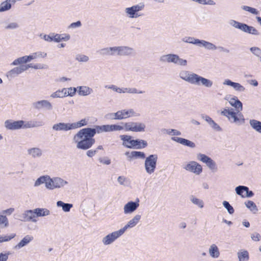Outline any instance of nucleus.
Instances as JSON below:
<instances>
[{
	"instance_id": "a18cd8bd",
	"label": "nucleus",
	"mask_w": 261,
	"mask_h": 261,
	"mask_svg": "<svg viewBox=\"0 0 261 261\" xmlns=\"http://www.w3.org/2000/svg\"><path fill=\"white\" fill-rule=\"evenodd\" d=\"M55 184H54V177L50 178L49 176H47V178L46 181L45 187L49 190L55 189Z\"/></svg>"
},
{
	"instance_id": "f704fd0d",
	"label": "nucleus",
	"mask_w": 261,
	"mask_h": 261,
	"mask_svg": "<svg viewBox=\"0 0 261 261\" xmlns=\"http://www.w3.org/2000/svg\"><path fill=\"white\" fill-rule=\"evenodd\" d=\"M249 124L253 129L258 133L261 134V121L255 119H250Z\"/></svg>"
},
{
	"instance_id": "a878e982",
	"label": "nucleus",
	"mask_w": 261,
	"mask_h": 261,
	"mask_svg": "<svg viewBox=\"0 0 261 261\" xmlns=\"http://www.w3.org/2000/svg\"><path fill=\"white\" fill-rule=\"evenodd\" d=\"M28 153L33 159L40 158L43 154L41 149L38 147H33L28 149Z\"/></svg>"
},
{
	"instance_id": "79ce46f5",
	"label": "nucleus",
	"mask_w": 261,
	"mask_h": 261,
	"mask_svg": "<svg viewBox=\"0 0 261 261\" xmlns=\"http://www.w3.org/2000/svg\"><path fill=\"white\" fill-rule=\"evenodd\" d=\"M246 207L249 208L251 211H252L253 213H256L257 211V207L255 204V203L251 200H248L245 203Z\"/></svg>"
},
{
	"instance_id": "680f3d73",
	"label": "nucleus",
	"mask_w": 261,
	"mask_h": 261,
	"mask_svg": "<svg viewBox=\"0 0 261 261\" xmlns=\"http://www.w3.org/2000/svg\"><path fill=\"white\" fill-rule=\"evenodd\" d=\"M78 89L77 88L74 87H70L67 89L66 91V96H73Z\"/></svg>"
},
{
	"instance_id": "423d86ee",
	"label": "nucleus",
	"mask_w": 261,
	"mask_h": 261,
	"mask_svg": "<svg viewBox=\"0 0 261 261\" xmlns=\"http://www.w3.org/2000/svg\"><path fill=\"white\" fill-rule=\"evenodd\" d=\"M145 7L143 3H139L132 7L126 8L125 12L129 18H137L142 16L143 14L140 12Z\"/></svg>"
},
{
	"instance_id": "13d9d810",
	"label": "nucleus",
	"mask_w": 261,
	"mask_h": 261,
	"mask_svg": "<svg viewBox=\"0 0 261 261\" xmlns=\"http://www.w3.org/2000/svg\"><path fill=\"white\" fill-rule=\"evenodd\" d=\"M242 8L243 10L248 11L254 15H257L259 13L258 11L256 9L247 6H243Z\"/></svg>"
},
{
	"instance_id": "f3484780",
	"label": "nucleus",
	"mask_w": 261,
	"mask_h": 261,
	"mask_svg": "<svg viewBox=\"0 0 261 261\" xmlns=\"http://www.w3.org/2000/svg\"><path fill=\"white\" fill-rule=\"evenodd\" d=\"M119 120H122L131 117H138L139 113H137L132 109L128 110L123 109L118 111Z\"/></svg>"
},
{
	"instance_id": "473e14b6",
	"label": "nucleus",
	"mask_w": 261,
	"mask_h": 261,
	"mask_svg": "<svg viewBox=\"0 0 261 261\" xmlns=\"http://www.w3.org/2000/svg\"><path fill=\"white\" fill-rule=\"evenodd\" d=\"M66 91L67 88H64L53 92L50 96L52 98L65 97L66 96Z\"/></svg>"
},
{
	"instance_id": "5fc2aeb1",
	"label": "nucleus",
	"mask_w": 261,
	"mask_h": 261,
	"mask_svg": "<svg viewBox=\"0 0 261 261\" xmlns=\"http://www.w3.org/2000/svg\"><path fill=\"white\" fill-rule=\"evenodd\" d=\"M15 233H11L10 235H5L0 236V243L8 242L13 239L15 237Z\"/></svg>"
},
{
	"instance_id": "2eb2a0df",
	"label": "nucleus",
	"mask_w": 261,
	"mask_h": 261,
	"mask_svg": "<svg viewBox=\"0 0 261 261\" xmlns=\"http://www.w3.org/2000/svg\"><path fill=\"white\" fill-rule=\"evenodd\" d=\"M24 124V121L18 120L13 121L12 120H7L5 122V126L7 129L16 130L22 127Z\"/></svg>"
},
{
	"instance_id": "bb28decb",
	"label": "nucleus",
	"mask_w": 261,
	"mask_h": 261,
	"mask_svg": "<svg viewBox=\"0 0 261 261\" xmlns=\"http://www.w3.org/2000/svg\"><path fill=\"white\" fill-rule=\"evenodd\" d=\"M34 239L33 236L31 235L25 236L15 246V249H20V248L27 246Z\"/></svg>"
},
{
	"instance_id": "c9c22d12",
	"label": "nucleus",
	"mask_w": 261,
	"mask_h": 261,
	"mask_svg": "<svg viewBox=\"0 0 261 261\" xmlns=\"http://www.w3.org/2000/svg\"><path fill=\"white\" fill-rule=\"evenodd\" d=\"M35 210V214L36 217H45L50 214L49 211L47 208H36Z\"/></svg>"
},
{
	"instance_id": "412c9836",
	"label": "nucleus",
	"mask_w": 261,
	"mask_h": 261,
	"mask_svg": "<svg viewBox=\"0 0 261 261\" xmlns=\"http://www.w3.org/2000/svg\"><path fill=\"white\" fill-rule=\"evenodd\" d=\"M139 206L138 200L137 201H129L124 206V213L125 214H132L138 208Z\"/></svg>"
},
{
	"instance_id": "20e7f679",
	"label": "nucleus",
	"mask_w": 261,
	"mask_h": 261,
	"mask_svg": "<svg viewBox=\"0 0 261 261\" xmlns=\"http://www.w3.org/2000/svg\"><path fill=\"white\" fill-rule=\"evenodd\" d=\"M123 129L126 132H144L145 131L146 125L141 122L130 121L127 122H121Z\"/></svg>"
},
{
	"instance_id": "6e6552de",
	"label": "nucleus",
	"mask_w": 261,
	"mask_h": 261,
	"mask_svg": "<svg viewBox=\"0 0 261 261\" xmlns=\"http://www.w3.org/2000/svg\"><path fill=\"white\" fill-rule=\"evenodd\" d=\"M189 83L192 85L203 86L206 88H211L213 84L211 80L195 73H193Z\"/></svg>"
},
{
	"instance_id": "6e6d98bb",
	"label": "nucleus",
	"mask_w": 261,
	"mask_h": 261,
	"mask_svg": "<svg viewBox=\"0 0 261 261\" xmlns=\"http://www.w3.org/2000/svg\"><path fill=\"white\" fill-rule=\"evenodd\" d=\"M33 128L41 127L44 125V122L42 120H39L37 119L31 120Z\"/></svg>"
},
{
	"instance_id": "49530a36",
	"label": "nucleus",
	"mask_w": 261,
	"mask_h": 261,
	"mask_svg": "<svg viewBox=\"0 0 261 261\" xmlns=\"http://www.w3.org/2000/svg\"><path fill=\"white\" fill-rule=\"evenodd\" d=\"M162 132L166 133L170 135L173 136H180L181 135V132L177 129H166L164 128L162 130Z\"/></svg>"
},
{
	"instance_id": "7c9ffc66",
	"label": "nucleus",
	"mask_w": 261,
	"mask_h": 261,
	"mask_svg": "<svg viewBox=\"0 0 261 261\" xmlns=\"http://www.w3.org/2000/svg\"><path fill=\"white\" fill-rule=\"evenodd\" d=\"M30 62L28 56H24L21 57H19L14 60L11 63L12 66H17L18 65H24Z\"/></svg>"
},
{
	"instance_id": "7ed1b4c3",
	"label": "nucleus",
	"mask_w": 261,
	"mask_h": 261,
	"mask_svg": "<svg viewBox=\"0 0 261 261\" xmlns=\"http://www.w3.org/2000/svg\"><path fill=\"white\" fill-rule=\"evenodd\" d=\"M159 60L162 63H173L181 66H187L188 63L186 60L180 58L178 55L174 54L162 55Z\"/></svg>"
},
{
	"instance_id": "58836bf2",
	"label": "nucleus",
	"mask_w": 261,
	"mask_h": 261,
	"mask_svg": "<svg viewBox=\"0 0 261 261\" xmlns=\"http://www.w3.org/2000/svg\"><path fill=\"white\" fill-rule=\"evenodd\" d=\"M47 56V54L42 51H37L28 56L30 62L38 58H44Z\"/></svg>"
},
{
	"instance_id": "0e129e2a",
	"label": "nucleus",
	"mask_w": 261,
	"mask_h": 261,
	"mask_svg": "<svg viewBox=\"0 0 261 261\" xmlns=\"http://www.w3.org/2000/svg\"><path fill=\"white\" fill-rule=\"evenodd\" d=\"M8 220L6 216L3 215H0V225H3L4 226L7 227L8 226Z\"/></svg>"
},
{
	"instance_id": "cd10ccee",
	"label": "nucleus",
	"mask_w": 261,
	"mask_h": 261,
	"mask_svg": "<svg viewBox=\"0 0 261 261\" xmlns=\"http://www.w3.org/2000/svg\"><path fill=\"white\" fill-rule=\"evenodd\" d=\"M78 89L77 93L81 96H87L93 93V89L88 86H82L77 87Z\"/></svg>"
},
{
	"instance_id": "ddd939ff",
	"label": "nucleus",
	"mask_w": 261,
	"mask_h": 261,
	"mask_svg": "<svg viewBox=\"0 0 261 261\" xmlns=\"http://www.w3.org/2000/svg\"><path fill=\"white\" fill-rule=\"evenodd\" d=\"M184 168L187 171L199 175L202 172V167L201 165L195 161H191L188 163Z\"/></svg>"
},
{
	"instance_id": "e2e57ef3",
	"label": "nucleus",
	"mask_w": 261,
	"mask_h": 261,
	"mask_svg": "<svg viewBox=\"0 0 261 261\" xmlns=\"http://www.w3.org/2000/svg\"><path fill=\"white\" fill-rule=\"evenodd\" d=\"M118 111L116 113H109L106 115V117L107 119L110 120H119Z\"/></svg>"
},
{
	"instance_id": "f8f14e48",
	"label": "nucleus",
	"mask_w": 261,
	"mask_h": 261,
	"mask_svg": "<svg viewBox=\"0 0 261 261\" xmlns=\"http://www.w3.org/2000/svg\"><path fill=\"white\" fill-rule=\"evenodd\" d=\"M32 106L34 109L37 110L44 109L47 111H51L53 108L51 103L48 100L45 99L40 100L33 102Z\"/></svg>"
},
{
	"instance_id": "3c124183",
	"label": "nucleus",
	"mask_w": 261,
	"mask_h": 261,
	"mask_svg": "<svg viewBox=\"0 0 261 261\" xmlns=\"http://www.w3.org/2000/svg\"><path fill=\"white\" fill-rule=\"evenodd\" d=\"M98 52L102 56H111V47L103 48L100 49Z\"/></svg>"
},
{
	"instance_id": "4468645a",
	"label": "nucleus",
	"mask_w": 261,
	"mask_h": 261,
	"mask_svg": "<svg viewBox=\"0 0 261 261\" xmlns=\"http://www.w3.org/2000/svg\"><path fill=\"white\" fill-rule=\"evenodd\" d=\"M96 133L94 128H84L80 129L77 133L76 137L77 138H83V137L93 139V137L95 135Z\"/></svg>"
},
{
	"instance_id": "37998d69",
	"label": "nucleus",
	"mask_w": 261,
	"mask_h": 261,
	"mask_svg": "<svg viewBox=\"0 0 261 261\" xmlns=\"http://www.w3.org/2000/svg\"><path fill=\"white\" fill-rule=\"evenodd\" d=\"M238 256L239 261H248L249 259V253L246 250L238 252Z\"/></svg>"
},
{
	"instance_id": "f257e3e1",
	"label": "nucleus",
	"mask_w": 261,
	"mask_h": 261,
	"mask_svg": "<svg viewBox=\"0 0 261 261\" xmlns=\"http://www.w3.org/2000/svg\"><path fill=\"white\" fill-rule=\"evenodd\" d=\"M120 138L122 141V145L127 148L140 149L144 148L147 146L146 141L140 139H132V137L129 135H120Z\"/></svg>"
},
{
	"instance_id": "1a4fd4ad",
	"label": "nucleus",
	"mask_w": 261,
	"mask_h": 261,
	"mask_svg": "<svg viewBox=\"0 0 261 261\" xmlns=\"http://www.w3.org/2000/svg\"><path fill=\"white\" fill-rule=\"evenodd\" d=\"M96 134L120 131L123 130V127L118 124H106L102 125H95L94 127Z\"/></svg>"
},
{
	"instance_id": "a211bd4d",
	"label": "nucleus",
	"mask_w": 261,
	"mask_h": 261,
	"mask_svg": "<svg viewBox=\"0 0 261 261\" xmlns=\"http://www.w3.org/2000/svg\"><path fill=\"white\" fill-rule=\"evenodd\" d=\"M141 218V216L140 215H136L132 219L127 222L126 224L120 228V229L123 233H124L127 229L135 227L140 222Z\"/></svg>"
},
{
	"instance_id": "5701e85b",
	"label": "nucleus",
	"mask_w": 261,
	"mask_h": 261,
	"mask_svg": "<svg viewBox=\"0 0 261 261\" xmlns=\"http://www.w3.org/2000/svg\"><path fill=\"white\" fill-rule=\"evenodd\" d=\"M223 85L229 86L232 87L234 90L239 92H244L245 91V88L240 83L231 81L229 79H226L223 82Z\"/></svg>"
},
{
	"instance_id": "b1692460",
	"label": "nucleus",
	"mask_w": 261,
	"mask_h": 261,
	"mask_svg": "<svg viewBox=\"0 0 261 261\" xmlns=\"http://www.w3.org/2000/svg\"><path fill=\"white\" fill-rule=\"evenodd\" d=\"M120 56H133L136 54L135 49L127 46H119Z\"/></svg>"
},
{
	"instance_id": "4be33fe9",
	"label": "nucleus",
	"mask_w": 261,
	"mask_h": 261,
	"mask_svg": "<svg viewBox=\"0 0 261 261\" xmlns=\"http://www.w3.org/2000/svg\"><path fill=\"white\" fill-rule=\"evenodd\" d=\"M201 118L204 119L214 130L217 132H221L222 130V128L209 116L202 114Z\"/></svg>"
},
{
	"instance_id": "aec40b11",
	"label": "nucleus",
	"mask_w": 261,
	"mask_h": 261,
	"mask_svg": "<svg viewBox=\"0 0 261 261\" xmlns=\"http://www.w3.org/2000/svg\"><path fill=\"white\" fill-rule=\"evenodd\" d=\"M52 128L55 131L67 132L73 129L72 123L59 122L53 125Z\"/></svg>"
},
{
	"instance_id": "bf43d9fd",
	"label": "nucleus",
	"mask_w": 261,
	"mask_h": 261,
	"mask_svg": "<svg viewBox=\"0 0 261 261\" xmlns=\"http://www.w3.org/2000/svg\"><path fill=\"white\" fill-rule=\"evenodd\" d=\"M204 47L207 50H216L217 46L210 42L206 41Z\"/></svg>"
},
{
	"instance_id": "0eeeda50",
	"label": "nucleus",
	"mask_w": 261,
	"mask_h": 261,
	"mask_svg": "<svg viewBox=\"0 0 261 261\" xmlns=\"http://www.w3.org/2000/svg\"><path fill=\"white\" fill-rule=\"evenodd\" d=\"M76 134L74 136L73 140L76 144V148L82 150H87L90 148L95 143L94 139L87 138L83 137V138H77L76 137Z\"/></svg>"
},
{
	"instance_id": "e433bc0d",
	"label": "nucleus",
	"mask_w": 261,
	"mask_h": 261,
	"mask_svg": "<svg viewBox=\"0 0 261 261\" xmlns=\"http://www.w3.org/2000/svg\"><path fill=\"white\" fill-rule=\"evenodd\" d=\"M88 118H84L77 122L72 123L73 129H75L87 125L88 123Z\"/></svg>"
},
{
	"instance_id": "72a5a7b5",
	"label": "nucleus",
	"mask_w": 261,
	"mask_h": 261,
	"mask_svg": "<svg viewBox=\"0 0 261 261\" xmlns=\"http://www.w3.org/2000/svg\"><path fill=\"white\" fill-rule=\"evenodd\" d=\"M193 72L187 70H182L179 73V77L188 83H190Z\"/></svg>"
},
{
	"instance_id": "8fccbe9b",
	"label": "nucleus",
	"mask_w": 261,
	"mask_h": 261,
	"mask_svg": "<svg viewBox=\"0 0 261 261\" xmlns=\"http://www.w3.org/2000/svg\"><path fill=\"white\" fill-rule=\"evenodd\" d=\"M117 181L120 185L127 186L129 184V180L124 176H119L117 178Z\"/></svg>"
},
{
	"instance_id": "c756f323",
	"label": "nucleus",
	"mask_w": 261,
	"mask_h": 261,
	"mask_svg": "<svg viewBox=\"0 0 261 261\" xmlns=\"http://www.w3.org/2000/svg\"><path fill=\"white\" fill-rule=\"evenodd\" d=\"M230 105L234 107L239 112L243 109V105L241 101L238 99V98L234 96L233 98H230L229 100Z\"/></svg>"
},
{
	"instance_id": "4c0bfd02",
	"label": "nucleus",
	"mask_w": 261,
	"mask_h": 261,
	"mask_svg": "<svg viewBox=\"0 0 261 261\" xmlns=\"http://www.w3.org/2000/svg\"><path fill=\"white\" fill-rule=\"evenodd\" d=\"M57 205L58 207H61L65 212H68L70 209L72 207L73 205L71 203H66L62 201H58L57 202Z\"/></svg>"
},
{
	"instance_id": "09e8293b",
	"label": "nucleus",
	"mask_w": 261,
	"mask_h": 261,
	"mask_svg": "<svg viewBox=\"0 0 261 261\" xmlns=\"http://www.w3.org/2000/svg\"><path fill=\"white\" fill-rule=\"evenodd\" d=\"M27 70H28L29 68H34L35 69H45L47 68V66L44 64H36L35 65H33L32 64H26Z\"/></svg>"
},
{
	"instance_id": "f03ea898",
	"label": "nucleus",
	"mask_w": 261,
	"mask_h": 261,
	"mask_svg": "<svg viewBox=\"0 0 261 261\" xmlns=\"http://www.w3.org/2000/svg\"><path fill=\"white\" fill-rule=\"evenodd\" d=\"M221 114L226 117L230 123L241 124L244 123L245 119L240 113H237L233 109H224L221 111Z\"/></svg>"
},
{
	"instance_id": "6ab92c4d",
	"label": "nucleus",
	"mask_w": 261,
	"mask_h": 261,
	"mask_svg": "<svg viewBox=\"0 0 261 261\" xmlns=\"http://www.w3.org/2000/svg\"><path fill=\"white\" fill-rule=\"evenodd\" d=\"M27 67L25 65H20L14 67L7 73V76L10 78H13L26 71Z\"/></svg>"
},
{
	"instance_id": "9d476101",
	"label": "nucleus",
	"mask_w": 261,
	"mask_h": 261,
	"mask_svg": "<svg viewBox=\"0 0 261 261\" xmlns=\"http://www.w3.org/2000/svg\"><path fill=\"white\" fill-rule=\"evenodd\" d=\"M197 159L205 163L207 167L213 172H216L218 170L216 162L207 155L199 153L197 154Z\"/></svg>"
},
{
	"instance_id": "ea45409f",
	"label": "nucleus",
	"mask_w": 261,
	"mask_h": 261,
	"mask_svg": "<svg viewBox=\"0 0 261 261\" xmlns=\"http://www.w3.org/2000/svg\"><path fill=\"white\" fill-rule=\"evenodd\" d=\"M190 200L194 204L198 206L199 208H202L204 207V202L201 199L194 196H191L190 197Z\"/></svg>"
},
{
	"instance_id": "864d4df0",
	"label": "nucleus",
	"mask_w": 261,
	"mask_h": 261,
	"mask_svg": "<svg viewBox=\"0 0 261 261\" xmlns=\"http://www.w3.org/2000/svg\"><path fill=\"white\" fill-rule=\"evenodd\" d=\"M75 60L80 62H87L89 60V58L85 55L77 54L76 56Z\"/></svg>"
},
{
	"instance_id": "a19ab883",
	"label": "nucleus",
	"mask_w": 261,
	"mask_h": 261,
	"mask_svg": "<svg viewBox=\"0 0 261 261\" xmlns=\"http://www.w3.org/2000/svg\"><path fill=\"white\" fill-rule=\"evenodd\" d=\"M144 91L139 90L136 88L124 87V93L129 94H143Z\"/></svg>"
},
{
	"instance_id": "774afa93",
	"label": "nucleus",
	"mask_w": 261,
	"mask_h": 261,
	"mask_svg": "<svg viewBox=\"0 0 261 261\" xmlns=\"http://www.w3.org/2000/svg\"><path fill=\"white\" fill-rule=\"evenodd\" d=\"M19 27V25L18 23L15 22H10L9 23L5 28L7 30H14L18 29Z\"/></svg>"
},
{
	"instance_id": "39448f33",
	"label": "nucleus",
	"mask_w": 261,
	"mask_h": 261,
	"mask_svg": "<svg viewBox=\"0 0 261 261\" xmlns=\"http://www.w3.org/2000/svg\"><path fill=\"white\" fill-rule=\"evenodd\" d=\"M158 156L156 154H150L145 158L144 168L146 172L150 175L154 173L156 169Z\"/></svg>"
},
{
	"instance_id": "338daca9",
	"label": "nucleus",
	"mask_w": 261,
	"mask_h": 261,
	"mask_svg": "<svg viewBox=\"0 0 261 261\" xmlns=\"http://www.w3.org/2000/svg\"><path fill=\"white\" fill-rule=\"evenodd\" d=\"M250 50L256 56L259 57L261 55V49L257 47H252Z\"/></svg>"
},
{
	"instance_id": "c03bdc74",
	"label": "nucleus",
	"mask_w": 261,
	"mask_h": 261,
	"mask_svg": "<svg viewBox=\"0 0 261 261\" xmlns=\"http://www.w3.org/2000/svg\"><path fill=\"white\" fill-rule=\"evenodd\" d=\"M130 158H139L144 159L146 158L144 152L138 151H132L130 152Z\"/></svg>"
},
{
	"instance_id": "2f4dec72",
	"label": "nucleus",
	"mask_w": 261,
	"mask_h": 261,
	"mask_svg": "<svg viewBox=\"0 0 261 261\" xmlns=\"http://www.w3.org/2000/svg\"><path fill=\"white\" fill-rule=\"evenodd\" d=\"M55 189H60L64 187L68 184V181L64 180L61 177H54Z\"/></svg>"
},
{
	"instance_id": "c85d7f7f",
	"label": "nucleus",
	"mask_w": 261,
	"mask_h": 261,
	"mask_svg": "<svg viewBox=\"0 0 261 261\" xmlns=\"http://www.w3.org/2000/svg\"><path fill=\"white\" fill-rule=\"evenodd\" d=\"M210 255L214 258H217L220 256V251L218 246L215 244H212L208 249Z\"/></svg>"
},
{
	"instance_id": "052dcab7",
	"label": "nucleus",
	"mask_w": 261,
	"mask_h": 261,
	"mask_svg": "<svg viewBox=\"0 0 261 261\" xmlns=\"http://www.w3.org/2000/svg\"><path fill=\"white\" fill-rule=\"evenodd\" d=\"M111 56H120L119 46L111 47Z\"/></svg>"
},
{
	"instance_id": "dca6fc26",
	"label": "nucleus",
	"mask_w": 261,
	"mask_h": 261,
	"mask_svg": "<svg viewBox=\"0 0 261 261\" xmlns=\"http://www.w3.org/2000/svg\"><path fill=\"white\" fill-rule=\"evenodd\" d=\"M19 220L23 222L32 221L33 222H36L37 220L36 219L35 210H27L24 211V213L20 216Z\"/></svg>"
},
{
	"instance_id": "de8ad7c7",
	"label": "nucleus",
	"mask_w": 261,
	"mask_h": 261,
	"mask_svg": "<svg viewBox=\"0 0 261 261\" xmlns=\"http://www.w3.org/2000/svg\"><path fill=\"white\" fill-rule=\"evenodd\" d=\"M246 190H248V187L245 186H239L237 187L235 189V191L236 193L241 196L242 197H244L245 196L243 195V193L244 192H246Z\"/></svg>"
},
{
	"instance_id": "4d7b16f0",
	"label": "nucleus",
	"mask_w": 261,
	"mask_h": 261,
	"mask_svg": "<svg viewBox=\"0 0 261 261\" xmlns=\"http://www.w3.org/2000/svg\"><path fill=\"white\" fill-rule=\"evenodd\" d=\"M223 205L227 210V212L229 214H232L234 213V208L228 201H224L223 202Z\"/></svg>"
},
{
	"instance_id": "69168bd1",
	"label": "nucleus",
	"mask_w": 261,
	"mask_h": 261,
	"mask_svg": "<svg viewBox=\"0 0 261 261\" xmlns=\"http://www.w3.org/2000/svg\"><path fill=\"white\" fill-rule=\"evenodd\" d=\"M98 161L100 163L106 165H109L111 163V160L108 156L99 158Z\"/></svg>"
},
{
	"instance_id": "393cba45",
	"label": "nucleus",
	"mask_w": 261,
	"mask_h": 261,
	"mask_svg": "<svg viewBox=\"0 0 261 261\" xmlns=\"http://www.w3.org/2000/svg\"><path fill=\"white\" fill-rule=\"evenodd\" d=\"M171 140L183 145L188 146L191 148H194L196 146L194 142L185 138L173 137L171 138Z\"/></svg>"
},
{
	"instance_id": "603ef678",
	"label": "nucleus",
	"mask_w": 261,
	"mask_h": 261,
	"mask_svg": "<svg viewBox=\"0 0 261 261\" xmlns=\"http://www.w3.org/2000/svg\"><path fill=\"white\" fill-rule=\"evenodd\" d=\"M48 175L41 176L39 177L35 182L34 186L38 187L42 184L45 183L46 184V181Z\"/></svg>"
},
{
	"instance_id": "9b49d317",
	"label": "nucleus",
	"mask_w": 261,
	"mask_h": 261,
	"mask_svg": "<svg viewBox=\"0 0 261 261\" xmlns=\"http://www.w3.org/2000/svg\"><path fill=\"white\" fill-rule=\"evenodd\" d=\"M123 234V232L120 229L118 230L113 231L103 237L102 239V242L105 245H110Z\"/></svg>"
}]
</instances>
